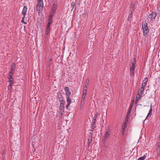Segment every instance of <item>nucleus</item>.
<instances>
[{
	"label": "nucleus",
	"instance_id": "f257e3e1",
	"mask_svg": "<svg viewBox=\"0 0 160 160\" xmlns=\"http://www.w3.org/2000/svg\"><path fill=\"white\" fill-rule=\"evenodd\" d=\"M142 27L144 35H147L148 33L149 30L147 24L145 21H143L142 23Z\"/></svg>",
	"mask_w": 160,
	"mask_h": 160
},
{
	"label": "nucleus",
	"instance_id": "f03ea898",
	"mask_svg": "<svg viewBox=\"0 0 160 160\" xmlns=\"http://www.w3.org/2000/svg\"><path fill=\"white\" fill-rule=\"evenodd\" d=\"M133 101H132V102L131 103L130 106L128 108V110L127 112V115L126 116V119H128L130 117V113L131 112V110L132 108L133 105Z\"/></svg>",
	"mask_w": 160,
	"mask_h": 160
},
{
	"label": "nucleus",
	"instance_id": "7ed1b4c3",
	"mask_svg": "<svg viewBox=\"0 0 160 160\" xmlns=\"http://www.w3.org/2000/svg\"><path fill=\"white\" fill-rule=\"evenodd\" d=\"M110 134V132L108 130L105 133L103 138L102 139V140L103 142H105L108 139L109 137Z\"/></svg>",
	"mask_w": 160,
	"mask_h": 160
},
{
	"label": "nucleus",
	"instance_id": "20e7f679",
	"mask_svg": "<svg viewBox=\"0 0 160 160\" xmlns=\"http://www.w3.org/2000/svg\"><path fill=\"white\" fill-rule=\"evenodd\" d=\"M87 91L83 90L82 92V95L81 99V102H84V100L85 98Z\"/></svg>",
	"mask_w": 160,
	"mask_h": 160
},
{
	"label": "nucleus",
	"instance_id": "39448f33",
	"mask_svg": "<svg viewBox=\"0 0 160 160\" xmlns=\"http://www.w3.org/2000/svg\"><path fill=\"white\" fill-rule=\"evenodd\" d=\"M156 16V13L155 12H152L151 14L149 15L148 18H150L151 19H154L155 18Z\"/></svg>",
	"mask_w": 160,
	"mask_h": 160
},
{
	"label": "nucleus",
	"instance_id": "423d86ee",
	"mask_svg": "<svg viewBox=\"0 0 160 160\" xmlns=\"http://www.w3.org/2000/svg\"><path fill=\"white\" fill-rule=\"evenodd\" d=\"M65 94L67 96H70L71 95V92L69 90V88L68 87H65L64 88Z\"/></svg>",
	"mask_w": 160,
	"mask_h": 160
},
{
	"label": "nucleus",
	"instance_id": "0eeeda50",
	"mask_svg": "<svg viewBox=\"0 0 160 160\" xmlns=\"http://www.w3.org/2000/svg\"><path fill=\"white\" fill-rule=\"evenodd\" d=\"M16 68V64H15L13 62L12 63L11 66V69L10 71V74H13L14 72V71Z\"/></svg>",
	"mask_w": 160,
	"mask_h": 160
},
{
	"label": "nucleus",
	"instance_id": "6e6552de",
	"mask_svg": "<svg viewBox=\"0 0 160 160\" xmlns=\"http://www.w3.org/2000/svg\"><path fill=\"white\" fill-rule=\"evenodd\" d=\"M133 60V61L131 62L132 64L130 66V70H135V66L136 63V60L134 58Z\"/></svg>",
	"mask_w": 160,
	"mask_h": 160
},
{
	"label": "nucleus",
	"instance_id": "1a4fd4ad",
	"mask_svg": "<svg viewBox=\"0 0 160 160\" xmlns=\"http://www.w3.org/2000/svg\"><path fill=\"white\" fill-rule=\"evenodd\" d=\"M38 2L37 4V7H43V0H38Z\"/></svg>",
	"mask_w": 160,
	"mask_h": 160
},
{
	"label": "nucleus",
	"instance_id": "9d476101",
	"mask_svg": "<svg viewBox=\"0 0 160 160\" xmlns=\"http://www.w3.org/2000/svg\"><path fill=\"white\" fill-rule=\"evenodd\" d=\"M89 80L88 79H87L86 81L85 86L83 88L84 90H86V91H87V88L88 86V84L89 83Z\"/></svg>",
	"mask_w": 160,
	"mask_h": 160
},
{
	"label": "nucleus",
	"instance_id": "9b49d317",
	"mask_svg": "<svg viewBox=\"0 0 160 160\" xmlns=\"http://www.w3.org/2000/svg\"><path fill=\"white\" fill-rule=\"evenodd\" d=\"M27 8L26 6H24L22 10V13L23 15H25L27 12Z\"/></svg>",
	"mask_w": 160,
	"mask_h": 160
},
{
	"label": "nucleus",
	"instance_id": "f8f14e48",
	"mask_svg": "<svg viewBox=\"0 0 160 160\" xmlns=\"http://www.w3.org/2000/svg\"><path fill=\"white\" fill-rule=\"evenodd\" d=\"M148 81V79L147 78H146L144 79V80L143 81L142 83V86L143 87H145L147 82Z\"/></svg>",
	"mask_w": 160,
	"mask_h": 160
},
{
	"label": "nucleus",
	"instance_id": "ddd939ff",
	"mask_svg": "<svg viewBox=\"0 0 160 160\" xmlns=\"http://www.w3.org/2000/svg\"><path fill=\"white\" fill-rule=\"evenodd\" d=\"M51 24L48 23L47 24V30L46 31L47 32V34H48V33L49 32V30H50V25Z\"/></svg>",
	"mask_w": 160,
	"mask_h": 160
},
{
	"label": "nucleus",
	"instance_id": "4468645a",
	"mask_svg": "<svg viewBox=\"0 0 160 160\" xmlns=\"http://www.w3.org/2000/svg\"><path fill=\"white\" fill-rule=\"evenodd\" d=\"M85 103V102L81 101V103L80 105V108L81 109H82L83 108Z\"/></svg>",
	"mask_w": 160,
	"mask_h": 160
},
{
	"label": "nucleus",
	"instance_id": "2eb2a0df",
	"mask_svg": "<svg viewBox=\"0 0 160 160\" xmlns=\"http://www.w3.org/2000/svg\"><path fill=\"white\" fill-rule=\"evenodd\" d=\"M152 108H151V109L149 111V112L148 113V115L146 118V119H148V118L150 116H151V113H152Z\"/></svg>",
	"mask_w": 160,
	"mask_h": 160
},
{
	"label": "nucleus",
	"instance_id": "dca6fc26",
	"mask_svg": "<svg viewBox=\"0 0 160 160\" xmlns=\"http://www.w3.org/2000/svg\"><path fill=\"white\" fill-rule=\"evenodd\" d=\"M59 109L60 112H63L64 110V106L61 105L59 106Z\"/></svg>",
	"mask_w": 160,
	"mask_h": 160
},
{
	"label": "nucleus",
	"instance_id": "f3484780",
	"mask_svg": "<svg viewBox=\"0 0 160 160\" xmlns=\"http://www.w3.org/2000/svg\"><path fill=\"white\" fill-rule=\"evenodd\" d=\"M92 136H89L88 139V143L89 145H90V144L91 142H92Z\"/></svg>",
	"mask_w": 160,
	"mask_h": 160
},
{
	"label": "nucleus",
	"instance_id": "a211bd4d",
	"mask_svg": "<svg viewBox=\"0 0 160 160\" xmlns=\"http://www.w3.org/2000/svg\"><path fill=\"white\" fill-rule=\"evenodd\" d=\"M70 96H67L66 98L67 100V102L68 103H71V98H70Z\"/></svg>",
	"mask_w": 160,
	"mask_h": 160
},
{
	"label": "nucleus",
	"instance_id": "6ab92c4d",
	"mask_svg": "<svg viewBox=\"0 0 160 160\" xmlns=\"http://www.w3.org/2000/svg\"><path fill=\"white\" fill-rule=\"evenodd\" d=\"M56 8L55 7H54V5L53 6L52 8V12L51 13H53V14H54L55 12L56 11Z\"/></svg>",
	"mask_w": 160,
	"mask_h": 160
},
{
	"label": "nucleus",
	"instance_id": "aec40b11",
	"mask_svg": "<svg viewBox=\"0 0 160 160\" xmlns=\"http://www.w3.org/2000/svg\"><path fill=\"white\" fill-rule=\"evenodd\" d=\"M76 3L75 2H72V3H71V7L72 8V10L74 8V7L76 6Z\"/></svg>",
	"mask_w": 160,
	"mask_h": 160
},
{
	"label": "nucleus",
	"instance_id": "412c9836",
	"mask_svg": "<svg viewBox=\"0 0 160 160\" xmlns=\"http://www.w3.org/2000/svg\"><path fill=\"white\" fill-rule=\"evenodd\" d=\"M146 158V156L145 155L142 157H140L138 160H144Z\"/></svg>",
	"mask_w": 160,
	"mask_h": 160
},
{
	"label": "nucleus",
	"instance_id": "4be33fe9",
	"mask_svg": "<svg viewBox=\"0 0 160 160\" xmlns=\"http://www.w3.org/2000/svg\"><path fill=\"white\" fill-rule=\"evenodd\" d=\"M43 9V7H37V11L40 12L41 11H42Z\"/></svg>",
	"mask_w": 160,
	"mask_h": 160
},
{
	"label": "nucleus",
	"instance_id": "5701e85b",
	"mask_svg": "<svg viewBox=\"0 0 160 160\" xmlns=\"http://www.w3.org/2000/svg\"><path fill=\"white\" fill-rule=\"evenodd\" d=\"M144 90V87H141L139 89V91L141 92H142Z\"/></svg>",
	"mask_w": 160,
	"mask_h": 160
},
{
	"label": "nucleus",
	"instance_id": "b1692460",
	"mask_svg": "<svg viewBox=\"0 0 160 160\" xmlns=\"http://www.w3.org/2000/svg\"><path fill=\"white\" fill-rule=\"evenodd\" d=\"M59 100L60 101V104H62L61 105H63L64 103V101L62 99H60Z\"/></svg>",
	"mask_w": 160,
	"mask_h": 160
},
{
	"label": "nucleus",
	"instance_id": "393cba45",
	"mask_svg": "<svg viewBox=\"0 0 160 160\" xmlns=\"http://www.w3.org/2000/svg\"><path fill=\"white\" fill-rule=\"evenodd\" d=\"M95 127H96L95 123H92V124L91 128H92V130H94V128Z\"/></svg>",
	"mask_w": 160,
	"mask_h": 160
},
{
	"label": "nucleus",
	"instance_id": "a878e982",
	"mask_svg": "<svg viewBox=\"0 0 160 160\" xmlns=\"http://www.w3.org/2000/svg\"><path fill=\"white\" fill-rule=\"evenodd\" d=\"M52 22V18H49L48 23L51 24Z\"/></svg>",
	"mask_w": 160,
	"mask_h": 160
},
{
	"label": "nucleus",
	"instance_id": "bb28decb",
	"mask_svg": "<svg viewBox=\"0 0 160 160\" xmlns=\"http://www.w3.org/2000/svg\"><path fill=\"white\" fill-rule=\"evenodd\" d=\"M158 147L157 151H158L159 152H160V143L158 142Z\"/></svg>",
	"mask_w": 160,
	"mask_h": 160
},
{
	"label": "nucleus",
	"instance_id": "cd10ccee",
	"mask_svg": "<svg viewBox=\"0 0 160 160\" xmlns=\"http://www.w3.org/2000/svg\"><path fill=\"white\" fill-rule=\"evenodd\" d=\"M126 127L127 125L126 124H123V125L122 126V129L123 130H125Z\"/></svg>",
	"mask_w": 160,
	"mask_h": 160
},
{
	"label": "nucleus",
	"instance_id": "c85d7f7f",
	"mask_svg": "<svg viewBox=\"0 0 160 160\" xmlns=\"http://www.w3.org/2000/svg\"><path fill=\"white\" fill-rule=\"evenodd\" d=\"M134 70H130V73H131V75L132 76H134Z\"/></svg>",
	"mask_w": 160,
	"mask_h": 160
},
{
	"label": "nucleus",
	"instance_id": "c756f323",
	"mask_svg": "<svg viewBox=\"0 0 160 160\" xmlns=\"http://www.w3.org/2000/svg\"><path fill=\"white\" fill-rule=\"evenodd\" d=\"M12 75H13V74H10V73L9 77V78L10 79V80H12L13 79L12 77Z\"/></svg>",
	"mask_w": 160,
	"mask_h": 160
},
{
	"label": "nucleus",
	"instance_id": "7c9ffc66",
	"mask_svg": "<svg viewBox=\"0 0 160 160\" xmlns=\"http://www.w3.org/2000/svg\"><path fill=\"white\" fill-rule=\"evenodd\" d=\"M141 97L139 95H137L136 98V101H138L141 98Z\"/></svg>",
	"mask_w": 160,
	"mask_h": 160
},
{
	"label": "nucleus",
	"instance_id": "2f4dec72",
	"mask_svg": "<svg viewBox=\"0 0 160 160\" xmlns=\"http://www.w3.org/2000/svg\"><path fill=\"white\" fill-rule=\"evenodd\" d=\"M132 14H130L128 16V20H130V19L132 17Z\"/></svg>",
	"mask_w": 160,
	"mask_h": 160
},
{
	"label": "nucleus",
	"instance_id": "473e14b6",
	"mask_svg": "<svg viewBox=\"0 0 160 160\" xmlns=\"http://www.w3.org/2000/svg\"><path fill=\"white\" fill-rule=\"evenodd\" d=\"M9 82L10 83V85H12L13 84V79L12 80H10Z\"/></svg>",
	"mask_w": 160,
	"mask_h": 160
},
{
	"label": "nucleus",
	"instance_id": "72a5a7b5",
	"mask_svg": "<svg viewBox=\"0 0 160 160\" xmlns=\"http://www.w3.org/2000/svg\"><path fill=\"white\" fill-rule=\"evenodd\" d=\"M63 112H61L59 114V116L60 117H61L62 116V115L63 114Z\"/></svg>",
	"mask_w": 160,
	"mask_h": 160
},
{
	"label": "nucleus",
	"instance_id": "f704fd0d",
	"mask_svg": "<svg viewBox=\"0 0 160 160\" xmlns=\"http://www.w3.org/2000/svg\"><path fill=\"white\" fill-rule=\"evenodd\" d=\"M25 15H23V16L22 18V22H23V21L24 20V18H25Z\"/></svg>",
	"mask_w": 160,
	"mask_h": 160
},
{
	"label": "nucleus",
	"instance_id": "c9c22d12",
	"mask_svg": "<svg viewBox=\"0 0 160 160\" xmlns=\"http://www.w3.org/2000/svg\"><path fill=\"white\" fill-rule=\"evenodd\" d=\"M70 103H67V104L66 105V108H68V107L70 106Z\"/></svg>",
	"mask_w": 160,
	"mask_h": 160
},
{
	"label": "nucleus",
	"instance_id": "e433bc0d",
	"mask_svg": "<svg viewBox=\"0 0 160 160\" xmlns=\"http://www.w3.org/2000/svg\"><path fill=\"white\" fill-rule=\"evenodd\" d=\"M8 89L10 90H11V89H12L11 85H9L8 87Z\"/></svg>",
	"mask_w": 160,
	"mask_h": 160
},
{
	"label": "nucleus",
	"instance_id": "4c0bfd02",
	"mask_svg": "<svg viewBox=\"0 0 160 160\" xmlns=\"http://www.w3.org/2000/svg\"><path fill=\"white\" fill-rule=\"evenodd\" d=\"M142 92H138L137 95H139L140 96H141L142 95Z\"/></svg>",
	"mask_w": 160,
	"mask_h": 160
},
{
	"label": "nucleus",
	"instance_id": "58836bf2",
	"mask_svg": "<svg viewBox=\"0 0 160 160\" xmlns=\"http://www.w3.org/2000/svg\"><path fill=\"white\" fill-rule=\"evenodd\" d=\"M134 4L133 3H131V8H133L134 7Z\"/></svg>",
	"mask_w": 160,
	"mask_h": 160
},
{
	"label": "nucleus",
	"instance_id": "ea45409f",
	"mask_svg": "<svg viewBox=\"0 0 160 160\" xmlns=\"http://www.w3.org/2000/svg\"><path fill=\"white\" fill-rule=\"evenodd\" d=\"M54 14H53V13H51V14L50 15V16H49V18H52V16H53V15Z\"/></svg>",
	"mask_w": 160,
	"mask_h": 160
},
{
	"label": "nucleus",
	"instance_id": "a19ab883",
	"mask_svg": "<svg viewBox=\"0 0 160 160\" xmlns=\"http://www.w3.org/2000/svg\"><path fill=\"white\" fill-rule=\"evenodd\" d=\"M96 120L95 119H93L92 120V123H96Z\"/></svg>",
	"mask_w": 160,
	"mask_h": 160
},
{
	"label": "nucleus",
	"instance_id": "79ce46f5",
	"mask_svg": "<svg viewBox=\"0 0 160 160\" xmlns=\"http://www.w3.org/2000/svg\"><path fill=\"white\" fill-rule=\"evenodd\" d=\"M93 133H92V132H90V136H92H92L93 135Z\"/></svg>",
	"mask_w": 160,
	"mask_h": 160
},
{
	"label": "nucleus",
	"instance_id": "37998d69",
	"mask_svg": "<svg viewBox=\"0 0 160 160\" xmlns=\"http://www.w3.org/2000/svg\"><path fill=\"white\" fill-rule=\"evenodd\" d=\"M124 132H125V130H123L122 129V133L123 135H124Z\"/></svg>",
	"mask_w": 160,
	"mask_h": 160
},
{
	"label": "nucleus",
	"instance_id": "c03bdc74",
	"mask_svg": "<svg viewBox=\"0 0 160 160\" xmlns=\"http://www.w3.org/2000/svg\"><path fill=\"white\" fill-rule=\"evenodd\" d=\"M96 116L95 117H94V118H93V119H95V120H96Z\"/></svg>",
	"mask_w": 160,
	"mask_h": 160
},
{
	"label": "nucleus",
	"instance_id": "a18cd8bd",
	"mask_svg": "<svg viewBox=\"0 0 160 160\" xmlns=\"http://www.w3.org/2000/svg\"><path fill=\"white\" fill-rule=\"evenodd\" d=\"M138 101H136V100H135V103H138Z\"/></svg>",
	"mask_w": 160,
	"mask_h": 160
},
{
	"label": "nucleus",
	"instance_id": "49530a36",
	"mask_svg": "<svg viewBox=\"0 0 160 160\" xmlns=\"http://www.w3.org/2000/svg\"><path fill=\"white\" fill-rule=\"evenodd\" d=\"M22 22L23 23H24L25 24H26V23L24 21V20L23 21V22Z\"/></svg>",
	"mask_w": 160,
	"mask_h": 160
},
{
	"label": "nucleus",
	"instance_id": "de8ad7c7",
	"mask_svg": "<svg viewBox=\"0 0 160 160\" xmlns=\"http://www.w3.org/2000/svg\"><path fill=\"white\" fill-rule=\"evenodd\" d=\"M52 60V58H50V61H51Z\"/></svg>",
	"mask_w": 160,
	"mask_h": 160
},
{
	"label": "nucleus",
	"instance_id": "09e8293b",
	"mask_svg": "<svg viewBox=\"0 0 160 160\" xmlns=\"http://www.w3.org/2000/svg\"><path fill=\"white\" fill-rule=\"evenodd\" d=\"M93 130H92V128H91V131H93Z\"/></svg>",
	"mask_w": 160,
	"mask_h": 160
}]
</instances>
